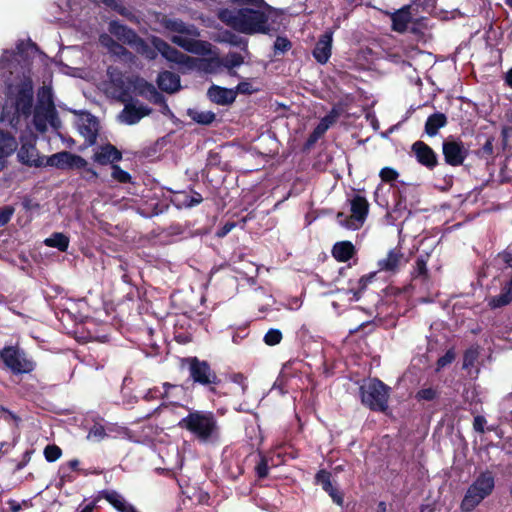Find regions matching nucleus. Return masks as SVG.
<instances>
[{
  "mask_svg": "<svg viewBox=\"0 0 512 512\" xmlns=\"http://www.w3.org/2000/svg\"><path fill=\"white\" fill-rule=\"evenodd\" d=\"M19 54L5 51L0 59V79L7 85L6 106L14 107L18 115L31 112L33 100L32 79L19 63Z\"/></svg>",
  "mask_w": 512,
  "mask_h": 512,
  "instance_id": "obj_1",
  "label": "nucleus"
},
{
  "mask_svg": "<svg viewBox=\"0 0 512 512\" xmlns=\"http://www.w3.org/2000/svg\"><path fill=\"white\" fill-rule=\"evenodd\" d=\"M270 8L264 5L257 9H221L218 18L227 26L245 34L268 33L270 30Z\"/></svg>",
  "mask_w": 512,
  "mask_h": 512,
  "instance_id": "obj_2",
  "label": "nucleus"
},
{
  "mask_svg": "<svg viewBox=\"0 0 512 512\" xmlns=\"http://www.w3.org/2000/svg\"><path fill=\"white\" fill-rule=\"evenodd\" d=\"M407 259L404 256L400 247L392 248L388 251L385 257L377 262L378 271L371 272L356 281V286H351L347 290L340 291L345 294L350 302L358 301L369 283L376 277L378 272H387L391 274L397 273L405 264Z\"/></svg>",
  "mask_w": 512,
  "mask_h": 512,
  "instance_id": "obj_3",
  "label": "nucleus"
},
{
  "mask_svg": "<svg viewBox=\"0 0 512 512\" xmlns=\"http://www.w3.org/2000/svg\"><path fill=\"white\" fill-rule=\"evenodd\" d=\"M163 26L171 32L181 34L172 36L171 41L174 44L194 54H211L212 46L210 43L195 39L199 36V31L195 25L187 24L180 19L167 18L163 20Z\"/></svg>",
  "mask_w": 512,
  "mask_h": 512,
  "instance_id": "obj_4",
  "label": "nucleus"
},
{
  "mask_svg": "<svg viewBox=\"0 0 512 512\" xmlns=\"http://www.w3.org/2000/svg\"><path fill=\"white\" fill-rule=\"evenodd\" d=\"M178 426L188 430L199 441L204 443L214 442L218 440L220 435L217 420L211 412H190L179 420Z\"/></svg>",
  "mask_w": 512,
  "mask_h": 512,
  "instance_id": "obj_5",
  "label": "nucleus"
},
{
  "mask_svg": "<svg viewBox=\"0 0 512 512\" xmlns=\"http://www.w3.org/2000/svg\"><path fill=\"white\" fill-rule=\"evenodd\" d=\"M33 123L39 132H45L48 126L58 129L61 122L53 100L52 88L43 85L37 93V103L34 110Z\"/></svg>",
  "mask_w": 512,
  "mask_h": 512,
  "instance_id": "obj_6",
  "label": "nucleus"
},
{
  "mask_svg": "<svg viewBox=\"0 0 512 512\" xmlns=\"http://www.w3.org/2000/svg\"><path fill=\"white\" fill-rule=\"evenodd\" d=\"M494 486L493 473L490 471L482 472L468 488L461 503L462 510L465 512L473 510L492 493Z\"/></svg>",
  "mask_w": 512,
  "mask_h": 512,
  "instance_id": "obj_7",
  "label": "nucleus"
},
{
  "mask_svg": "<svg viewBox=\"0 0 512 512\" xmlns=\"http://www.w3.org/2000/svg\"><path fill=\"white\" fill-rule=\"evenodd\" d=\"M361 401L375 411H385L388 407L389 388L378 379H368L360 386Z\"/></svg>",
  "mask_w": 512,
  "mask_h": 512,
  "instance_id": "obj_8",
  "label": "nucleus"
},
{
  "mask_svg": "<svg viewBox=\"0 0 512 512\" xmlns=\"http://www.w3.org/2000/svg\"><path fill=\"white\" fill-rule=\"evenodd\" d=\"M351 216H347L342 212L337 214L338 223L350 230H358L361 228L367 218L369 212V203L364 196L354 195L350 199Z\"/></svg>",
  "mask_w": 512,
  "mask_h": 512,
  "instance_id": "obj_9",
  "label": "nucleus"
},
{
  "mask_svg": "<svg viewBox=\"0 0 512 512\" xmlns=\"http://www.w3.org/2000/svg\"><path fill=\"white\" fill-rule=\"evenodd\" d=\"M87 161L79 155L72 154L67 151H62L44 158V166L56 167L58 169H85L86 178H95L96 172L87 168Z\"/></svg>",
  "mask_w": 512,
  "mask_h": 512,
  "instance_id": "obj_10",
  "label": "nucleus"
},
{
  "mask_svg": "<svg viewBox=\"0 0 512 512\" xmlns=\"http://www.w3.org/2000/svg\"><path fill=\"white\" fill-rule=\"evenodd\" d=\"M0 357L5 366L14 374L29 373L34 369V363L15 346L4 347L0 351Z\"/></svg>",
  "mask_w": 512,
  "mask_h": 512,
  "instance_id": "obj_11",
  "label": "nucleus"
},
{
  "mask_svg": "<svg viewBox=\"0 0 512 512\" xmlns=\"http://www.w3.org/2000/svg\"><path fill=\"white\" fill-rule=\"evenodd\" d=\"M153 44L166 60L178 64L183 71H190L195 63V58L183 54L158 37L153 38Z\"/></svg>",
  "mask_w": 512,
  "mask_h": 512,
  "instance_id": "obj_12",
  "label": "nucleus"
},
{
  "mask_svg": "<svg viewBox=\"0 0 512 512\" xmlns=\"http://www.w3.org/2000/svg\"><path fill=\"white\" fill-rule=\"evenodd\" d=\"M36 138L25 139L21 137V147L17 157L19 162L30 167H43L44 157H41L36 149Z\"/></svg>",
  "mask_w": 512,
  "mask_h": 512,
  "instance_id": "obj_13",
  "label": "nucleus"
},
{
  "mask_svg": "<svg viewBox=\"0 0 512 512\" xmlns=\"http://www.w3.org/2000/svg\"><path fill=\"white\" fill-rule=\"evenodd\" d=\"M188 361L190 376L194 382L202 385L217 383V376L206 361H200L197 358H190Z\"/></svg>",
  "mask_w": 512,
  "mask_h": 512,
  "instance_id": "obj_14",
  "label": "nucleus"
},
{
  "mask_svg": "<svg viewBox=\"0 0 512 512\" xmlns=\"http://www.w3.org/2000/svg\"><path fill=\"white\" fill-rule=\"evenodd\" d=\"M76 126L88 145L96 142L99 125L95 116L86 112L81 113L76 120Z\"/></svg>",
  "mask_w": 512,
  "mask_h": 512,
  "instance_id": "obj_15",
  "label": "nucleus"
},
{
  "mask_svg": "<svg viewBox=\"0 0 512 512\" xmlns=\"http://www.w3.org/2000/svg\"><path fill=\"white\" fill-rule=\"evenodd\" d=\"M443 154L449 165L459 166L467 157V149L461 141L449 140L443 143Z\"/></svg>",
  "mask_w": 512,
  "mask_h": 512,
  "instance_id": "obj_16",
  "label": "nucleus"
},
{
  "mask_svg": "<svg viewBox=\"0 0 512 512\" xmlns=\"http://www.w3.org/2000/svg\"><path fill=\"white\" fill-rule=\"evenodd\" d=\"M333 32L326 31L322 34L313 50V56L320 64L328 62L332 51Z\"/></svg>",
  "mask_w": 512,
  "mask_h": 512,
  "instance_id": "obj_17",
  "label": "nucleus"
},
{
  "mask_svg": "<svg viewBox=\"0 0 512 512\" xmlns=\"http://www.w3.org/2000/svg\"><path fill=\"white\" fill-rule=\"evenodd\" d=\"M162 403L156 410L167 408L168 405L177 406L179 401L185 396V390L182 386L163 384Z\"/></svg>",
  "mask_w": 512,
  "mask_h": 512,
  "instance_id": "obj_18",
  "label": "nucleus"
},
{
  "mask_svg": "<svg viewBox=\"0 0 512 512\" xmlns=\"http://www.w3.org/2000/svg\"><path fill=\"white\" fill-rule=\"evenodd\" d=\"M151 109L144 105H126L119 115V120L127 125L138 123L144 116L149 115Z\"/></svg>",
  "mask_w": 512,
  "mask_h": 512,
  "instance_id": "obj_19",
  "label": "nucleus"
},
{
  "mask_svg": "<svg viewBox=\"0 0 512 512\" xmlns=\"http://www.w3.org/2000/svg\"><path fill=\"white\" fill-rule=\"evenodd\" d=\"M209 99L218 105L232 104L236 97L237 91L230 88H224L217 85H212L207 92Z\"/></svg>",
  "mask_w": 512,
  "mask_h": 512,
  "instance_id": "obj_20",
  "label": "nucleus"
},
{
  "mask_svg": "<svg viewBox=\"0 0 512 512\" xmlns=\"http://www.w3.org/2000/svg\"><path fill=\"white\" fill-rule=\"evenodd\" d=\"M412 150L419 163L422 165L433 168L437 164V157L434 151L422 141H417L413 144Z\"/></svg>",
  "mask_w": 512,
  "mask_h": 512,
  "instance_id": "obj_21",
  "label": "nucleus"
},
{
  "mask_svg": "<svg viewBox=\"0 0 512 512\" xmlns=\"http://www.w3.org/2000/svg\"><path fill=\"white\" fill-rule=\"evenodd\" d=\"M110 34L114 35L119 41L132 47L138 38V35L130 28L122 25L118 21H111L108 28Z\"/></svg>",
  "mask_w": 512,
  "mask_h": 512,
  "instance_id": "obj_22",
  "label": "nucleus"
},
{
  "mask_svg": "<svg viewBox=\"0 0 512 512\" xmlns=\"http://www.w3.org/2000/svg\"><path fill=\"white\" fill-rule=\"evenodd\" d=\"M390 16L392 20V29L396 32L404 33L412 19L410 6H404L396 12L391 13Z\"/></svg>",
  "mask_w": 512,
  "mask_h": 512,
  "instance_id": "obj_23",
  "label": "nucleus"
},
{
  "mask_svg": "<svg viewBox=\"0 0 512 512\" xmlns=\"http://www.w3.org/2000/svg\"><path fill=\"white\" fill-rule=\"evenodd\" d=\"M316 483L318 485H321L323 490L326 491L333 501L338 504L342 505L343 498L341 494L337 491L336 488L333 487L331 480H330V473L325 470H320L315 477Z\"/></svg>",
  "mask_w": 512,
  "mask_h": 512,
  "instance_id": "obj_24",
  "label": "nucleus"
},
{
  "mask_svg": "<svg viewBox=\"0 0 512 512\" xmlns=\"http://www.w3.org/2000/svg\"><path fill=\"white\" fill-rule=\"evenodd\" d=\"M157 83L162 91L174 93L180 88V78L177 74L164 71L158 75Z\"/></svg>",
  "mask_w": 512,
  "mask_h": 512,
  "instance_id": "obj_25",
  "label": "nucleus"
},
{
  "mask_svg": "<svg viewBox=\"0 0 512 512\" xmlns=\"http://www.w3.org/2000/svg\"><path fill=\"white\" fill-rule=\"evenodd\" d=\"M222 68L221 57L212 56L208 59L195 58V63L190 70H200L205 73H218Z\"/></svg>",
  "mask_w": 512,
  "mask_h": 512,
  "instance_id": "obj_26",
  "label": "nucleus"
},
{
  "mask_svg": "<svg viewBox=\"0 0 512 512\" xmlns=\"http://www.w3.org/2000/svg\"><path fill=\"white\" fill-rule=\"evenodd\" d=\"M122 155L114 146L107 144L99 147L94 159L100 164L114 163L121 159Z\"/></svg>",
  "mask_w": 512,
  "mask_h": 512,
  "instance_id": "obj_27",
  "label": "nucleus"
},
{
  "mask_svg": "<svg viewBox=\"0 0 512 512\" xmlns=\"http://www.w3.org/2000/svg\"><path fill=\"white\" fill-rule=\"evenodd\" d=\"M102 46L108 49L110 53L127 60L132 59V54L128 52L122 45L117 43L110 35L102 34L99 38Z\"/></svg>",
  "mask_w": 512,
  "mask_h": 512,
  "instance_id": "obj_28",
  "label": "nucleus"
},
{
  "mask_svg": "<svg viewBox=\"0 0 512 512\" xmlns=\"http://www.w3.org/2000/svg\"><path fill=\"white\" fill-rule=\"evenodd\" d=\"M107 76L112 85L111 94L115 97L123 95L126 85L122 73L115 67H109L107 69Z\"/></svg>",
  "mask_w": 512,
  "mask_h": 512,
  "instance_id": "obj_29",
  "label": "nucleus"
},
{
  "mask_svg": "<svg viewBox=\"0 0 512 512\" xmlns=\"http://www.w3.org/2000/svg\"><path fill=\"white\" fill-rule=\"evenodd\" d=\"M104 498L118 511V512H137L136 509L129 504L125 498L116 491L104 492Z\"/></svg>",
  "mask_w": 512,
  "mask_h": 512,
  "instance_id": "obj_30",
  "label": "nucleus"
},
{
  "mask_svg": "<svg viewBox=\"0 0 512 512\" xmlns=\"http://www.w3.org/2000/svg\"><path fill=\"white\" fill-rule=\"evenodd\" d=\"M355 248L349 241L338 242L332 249V254L335 259L341 262H346L353 257Z\"/></svg>",
  "mask_w": 512,
  "mask_h": 512,
  "instance_id": "obj_31",
  "label": "nucleus"
},
{
  "mask_svg": "<svg viewBox=\"0 0 512 512\" xmlns=\"http://www.w3.org/2000/svg\"><path fill=\"white\" fill-rule=\"evenodd\" d=\"M446 116L442 113L430 115L425 123V131L429 136H435L438 130L446 125Z\"/></svg>",
  "mask_w": 512,
  "mask_h": 512,
  "instance_id": "obj_32",
  "label": "nucleus"
},
{
  "mask_svg": "<svg viewBox=\"0 0 512 512\" xmlns=\"http://www.w3.org/2000/svg\"><path fill=\"white\" fill-rule=\"evenodd\" d=\"M17 148V142L13 136L3 131H0V159L7 158Z\"/></svg>",
  "mask_w": 512,
  "mask_h": 512,
  "instance_id": "obj_33",
  "label": "nucleus"
},
{
  "mask_svg": "<svg viewBox=\"0 0 512 512\" xmlns=\"http://www.w3.org/2000/svg\"><path fill=\"white\" fill-rule=\"evenodd\" d=\"M132 48L137 53H139L140 55L144 56L149 60L155 59L157 57V54L159 53V51L155 48L153 43L150 45L140 37L137 38L135 43L132 45Z\"/></svg>",
  "mask_w": 512,
  "mask_h": 512,
  "instance_id": "obj_34",
  "label": "nucleus"
},
{
  "mask_svg": "<svg viewBox=\"0 0 512 512\" xmlns=\"http://www.w3.org/2000/svg\"><path fill=\"white\" fill-rule=\"evenodd\" d=\"M222 67L226 68L231 76H236L234 68L241 66L244 63V57L237 52H231L221 57Z\"/></svg>",
  "mask_w": 512,
  "mask_h": 512,
  "instance_id": "obj_35",
  "label": "nucleus"
},
{
  "mask_svg": "<svg viewBox=\"0 0 512 512\" xmlns=\"http://www.w3.org/2000/svg\"><path fill=\"white\" fill-rule=\"evenodd\" d=\"M44 243L48 247H54L64 252L69 246V238L63 233H53L50 237L44 240Z\"/></svg>",
  "mask_w": 512,
  "mask_h": 512,
  "instance_id": "obj_36",
  "label": "nucleus"
},
{
  "mask_svg": "<svg viewBox=\"0 0 512 512\" xmlns=\"http://www.w3.org/2000/svg\"><path fill=\"white\" fill-rule=\"evenodd\" d=\"M512 301V292L507 288L503 287L501 293L498 296H494L489 299L488 305L491 308H500L508 305Z\"/></svg>",
  "mask_w": 512,
  "mask_h": 512,
  "instance_id": "obj_37",
  "label": "nucleus"
},
{
  "mask_svg": "<svg viewBox=\"0 0 512 512\" xmlns=\"http://www.w3.org/2000/svg\"><path fill=\"white\" fill-rule=\"evenodd\" d=\"M106 425H102L101 423H95L89 430L87 438L92 441L99 442L105 438H107Z\"/></svg>",
  "mask_w": 512,
  "mask_h": 512,
  "instance_id": "obj_38",
  "label": "nucleus"
},
{
  "mask_svg": "<svg viewBox=\"0 0 512 512\" xmlns=\"http://www.w3.org/2000/svg\"><path fill=\"white\" fill-rule=\"evenodd\" d=\"M334 121L335 116L333 115H327L324 118H322L313 131V136H315V139L321 137L329 129V127L333 124Z\"/></svg>",
  "mask_w": 512,
  "mask_h": 512,
  "instance_id": "obj_39",
  "label": "nucleus"
},
{
  "mask_svg": "<svg viewBox=\"0 0 512 512\" xmlns=\"http://www.w3.org/2000/svg\"><path fill=\"white\" fill-rule=\"evenodd\" d=\"M197 123L208 125L215 120V114L212 111H195L190 114Z\"/></svg>",
  "mask_w": 512,
  "mask_h": 512,
  "instance_id": "obj_40",
  "label": "nucleus"
},
{
  "mask_svg": "<svg viewBox=\"0 0 512 512\" xmlns=\"http://www.w3.org/2000/svg\"><path fill=\"white\" fill-rule=\"evenodd\" d=\"M282 340V333L278 329H269L264 335V342L269 346L277 345Z\"/></svg>",
  "mask_w": 512,
  "mask_h": 512,
  "instance_id": "obj_41",
  "label": "nucleus"
},
{
  "mask_svg": "<svg viewBox=\"0 0 512 512\" xmlns=\"http://www.w3.org/2000/svg\"><path fill=\"white\" fill-rule=\"evenodd\" d=\"M181 204L185 207H193L200 204L203 200L201 194L193 192L192 194H183Z\"/></svg>",
  "mask_w": 512,
  "mask_h": 512,
  "instance_id": "obj_42",
  "label": "nucleus"
},
{
  "mask_svg": "<svg viewBox=\"0 0 512 512\" xmlns=\"http://www.w3.org/2000/svg\"><path fill=\"white\" fill-rule=\"evenodd\" d=\"M106 429L109 434H107V437H125L128 433V430L125 427L108 423L106 424Z\"/></svg>",
  "mask_w": 512,
  "mask_h": 512,
  "instance_id": "obj_43",
  "label": "nucleus"
},
{
  "mask_svg": "<svg viewBox=\"0 0 512 512\" xmlns=\"http://www.w3.org/2000/svg\"><path fill=\"white\" fill-rule=\"evenodd\" d=\"M62 451L56 445H48L44 449V456L48 462H54L61 457Z\"/></svg>",
  "mask_w": 512,
  "mask_h": 512,
  "instance_id": "obj_44",
  "label": "nucleus"
},
{
  "mask_svg": "<svg viewBox=\"0 0 512 512\" xmlns=\"http://www.w3.org/2000/svg\"><path fill=\"white\" fill-rule=\"evenodd\" d=\"M112 177L120 183H127L130 181L131 176L126 171L122 170L119 166H112Z\"/></svg>",
  "mask_w": 512,
  "mask_h": 512,
  "instance_id": "obj_45",
  "label": "nucleus"
},
{
  "mask_svg": "<svg viewBox=\"0 0 512 512\" xmlns=\"http://www.w3.org/2000/svg\"><path fill=\"white\" fill-rule=\"evenodd\" d=\"M291 47V43L287 38L277 37L274 42V50L276 53H285Z\"/></svg>",
  "mask_w": 512,
  "mask_h": 512,
  "instance_id": "obj_46",
  "label": "nucleus"
},
{
  "mask_svg": "<svg viewBox=\"0 0 512 512\" xmlns=\"http://www.w3.org/2000/svg\"><path fill=\"white\" fill-rule=\"evenodd\" d=\"M234 91H237V94H252L257 92L258 88L254 87L249 81H242L234 88Z\"/></svg>",
  "mask_w": 512,
  "mask_h": 512,
  "instance_id": "obj_47",
  "label": "nucleus"
},
{
  "mask_svg": "<svg viewBox=\"0 0 512 512\" xmlns=\"http://www.w3.org/2000/svg\"><path fill=\"white\" fill-rule=\"evenodd\" d=\"M477 357H478L477 349H474V348L468 349L464 355L463 368L467 369V368L473 366Z\"/></svg>",
  "mask_w": 512,
  "mask_h": 512,
  "instance_id": "obj_48",
  "label": "nucleus"
},
{
  "mask_svg": "<svg viewBox=\"0 0 512 512\" xmlns=\"http://www.w3.org/2000/svg\"><path fill=\"white\" fill-rule=\"evenodd\" d=\"M14 208L11 206H5L0 208V227L4 226L12 217Z\"/></svg>",
  "mask_w": 512,
  "mask_h": 512,
  "instance_id": "obj_49",
  "label": "nucleus"
},
{
  "mask_svg": "<svg viewBox=\"0 0 512 512\" xmlns=\"http://www.w3.org/2000/svg\"><path fill=\"white\" fill-rule=\"evenodd\" d=\"M380 177L385 182H390L395 180L398 177V173L396 170L390 167H385L380 171Z\"/></svg>",
  "mask_w": 512,
  "mask_h": 512,
  "instance_id": "obj_50",
  "label": "nucleus"
},
{
  "mask_svg": "<svg viewBox=\"0 0 512 512\" xmlns=\"http://www.w3.org/2000/svg\"><path fill=\"white\" fill-rule=\"evenodd\" d=\"M436 397V390L433 388H423L417 393V398L420 400L431 401Z\"/></svg>",
  "mask_w": 512,
  "mask_h": 512,
  "instance_id": "obj_51",
  "label": "nucleus"
},
{
  "mask_svg": "<svg viewBox=\"0 0 512 512\" xmlns=\"http://www.w3.org/2000/svg\"><path fill=\"white\" fill-rule=\"evenodd\" d=\"M455 358V354L453 351L449 350L446 352V354L442 357H440L437 361V369H441L445 367L446 365L450 364Z\"/></svg>",
  "mask_w": 512,
  "mask_h": 512,
  "instance_id": "obj_52",
  "label": "nucleus"
},
{
  "mask_svg": "<svg viewBox=\"0 0 512 512\" xmlns=\"http://www.w3.org/2000/svg\"><path fill=\"white\" fill-rule=\"evenodd\" d=\"M256 473L260 478H264L268 475V461L265 457H262L260 462L257 464Z\"/></svg>",
  "mask_w": 512,
  "mask_h": 512,
  "instance_id": "obj_53",
  "label": "nucleus"
},
{
  "mask_svg": "<svg viewBox=\"0 0 512 512\" xmlns=\"http://www.w3.org/2000/svg\"><path fill=\"white\" fill-rule=\"evenodd\" d=\"M302 306V301L299 297H292L286 301L284 307L291 311H296Z\"/></svg>",
  "mask_w": 512,
  "mask_h": 512,
  "instance_id": "obj_54",
  "label": "nucleus"
},
{
  "mask_svg": "<svg viewBox=\"0 0 512 512\" xmlns=\"http://www.w3.org/2000/svg\"><path fill=\"white\" fill-rule=\"evenodd\" d=\"M162 395H163V391H161L160 388H152V389H149L145 395H144V399L149 401V400H152V399H157V398H161L162 399Z\"/></svg>",
  "mask_w": 512,
  "mask_h": 512,
  "instance_id": "obj_55",
  "label": "nucleus"
},
{
  "mask_svg": "<svg viewBox=\"0 0 512 512\" xmlns=\"http://www.w3.org/2000/svg\"><path fill=\"white\" fill-rule=\"evenodd\" d=\"M413 6L422 8L424 11H429L433 8L431 0H411Z\"/></svg>",
  "mask_w": 512,
  "mask_h": 512,
  "instance_id": "obj_56",
  "label": "nucleus"
},
{
  "mask_svg": "<svg viewBox=\"0 0 512 512\" xmlns=\"http://www.w3.org/2000/svg\"><path fill=\"white\" fill-rule=\"evenodd\" d=\"M485 424H486V419L483 416H476L474 418L473 426L477 432L483 433Z\"/></svg>",
  "mask_w": 512,
  "mask_h": 512,
  "instance_id": "obj_57",
  "label": "nucleus"
},
{
  "mask_svg": "<svg viewBox=\"0 0 512 512\" xmlns=\"http://www.w3.org/2000/svg\"><path fill=\"white\" fill-rule=\"evenodd\" d=\"M79 466V461L77 459H72L63 465L60 471L63 473V477L66 476V469L76 470Z\"/></svg>",
  "mask_w": 512,
  "mask_h": 512,
  "instance_id": "obj_58",
  "label": "nucleus"
},
{
  "mask_svg": "<svg viewBox=\"0 0 512 512\" xmlns=\"http://www.w3.org/2000/svg\"><path fill=\"white\" fill-rule=\"evenodd\" d=\"M145 85L147 87V90L152 94L154 102L160 103L163 101L162 95L157 92L156 88L153 85L147 83Z\"/></svg>",
  "mask_w": 512,
  "mask_h": 512,
  "instance_id": "obj_59",
  "label": "nucleus"
},
{
  "mask_svg": "<svg viewBox=\"0 0 512 512\" xmlns=\"http://www.w3.org/2000/svg\"><path fill=\"white\" fill-rule=\"evenodd\" d=\"M234 3L240 4V5H251L255 7H260L264 5L263 0H232Z\"/></svg>",
  "mask_w": 512,
  "mask_h": 512,
  "instance_id": "obj_60",
  "label": "nucleus"
},
{
  "mask_svg": "<svg viewBox=\"0 0 512 512\" xmlns=\"http://www.w3.org/2000/svg\"><path fill=\"white\" fill-rule=\"evenodd\" d=\"M416 271L418 275H425L427 268H426V261L423 258L417 259L416 262Z\"/></svg>",
  "mask_w": 512,
  "mask_h": 512,
  "instance_id": "obj_61",
  "label": "nucleus"
},
{
  "mask_svg": "<svg viewBox=\"0 0 512 512\" xmlns=\"http://www.w3.org/2000/svg\"><path fill=\"white\" fill-rule=\"evenodd\" d=\"M8 504L12 512H19L22 509L21 504L15 500H9Z\"/></svg>",
  "mask_w": 512,
  "mask_h": 512,
  "instance_id": "obj_62",
  "label": "nucleus"
},
{
  "mask_svg": "<svg viewBox=\"0 0 512 512\" xmlns=\"http://www.w3.org/2000/svg\"><path fill=\"white\" fill-rule=\"evenodd\" d=\"M505 81L509 87L512 88V68L508 70L505 75Z\"/></svg>",
  "mask_w": 512,
  "mask_h": 512,
  "instance_id": "obj_63",
  "label": "nucleus"
},
{
  "mask_svg": "<svg viewBox=\"0 0 512 512\" xmlns=\"http://www.w3.org/2000/svg\"><path fill=\"white\" fill-rule=\"evenodd\" d=\"M94 504L86 505L80 512H93Z\"/></svg>",
  "mask_w": 512,
  "mask_h": 512,
  "instance_id": "obj_64",
  "label": "nucleus"
}]
</instances>
